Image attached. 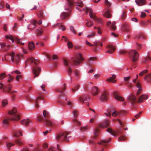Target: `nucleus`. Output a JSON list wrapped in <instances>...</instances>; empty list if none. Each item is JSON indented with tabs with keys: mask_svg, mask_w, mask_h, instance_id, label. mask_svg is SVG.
<instances>
[{
	"mask_svg": "<svg viewBox=\"0 0 151 151\" xmlns=\"http://www.w3.org/2000/svg\"><path fill=\"white\" fill-rule=\"evenodd\" d=\"M69 7L71 8L73 7V0H67Z\"/></svg>",
	"mask_w": 151,
	"mask_h": 151,
	"instance_id": "obj_47",
	"label": "nucleus"
},
{
	"mask_svg": "<svg viewBox=\"0 0 151 151\" xmlns=\"http://www.w3.org/2000/svg\"><path fill=\"white\" fill-rule=\"evenodd\" d=\"M21 151H29V150L26 146H24L21 149Z\"/></svg>",
	"mask_w": 151,
	"mask_h": 151,
	"instance_id": "obj_64",
	"label": "nucleus"
},
{
	"mask_svg": "<svg viewBox=\"0 0 151 151\" xmlns=\"http://www.w3.org/2000/svg\"><path fill=\"white\" fill-rule=\"evenodd\" d=\"M111 140V138H109V140H103L101 141L100 142H98V143L101 145V146H104L106 147L107 145V143L109 142Z\"/></svg>",
	"mask_w": 151,
	"mask_h": 151,
	"instance_id": "obj_18",
	"label": "nucleus"
},
{
	"mask_svg": "<svg viewBox=\"0 0 151 151\" xmlns=\"http://www.w3.org/2000/svg\"><path fill=\"white\" fill-rule=\"evenodd\" d=\"M129 55L132 62H135L137 60L139 54L136 50H130L129 52Z\"/></svg>",
	"mask_w": 151,
	"mask_h": 151,
	"instance_id": "obj_8",
	"label": "nucleus"
},
{
	"mask_svg": "<svg viewBox=\"0 0 151 151\" xmlns=\"http://www.w3.org/2000/svg\"><path fill=\"white\" fill-rule=\"evenodd\" d=\"M33 63H34L35 66L32 67V72L33 74V77L35 78L39 76L41 71V69L40 68L37 66L39 63V60L35 59Z\"/></svg>",
	"mask_w": 151,
	"mask_h": 151,
	"instance_id": "obj_5",
	"label": "nucleus"
},
{
	"mask_svg": "<svg viewBox=\"0 0 151 151\" xmlns=\"http://www.w3.org/2000/svg\"><path fill=\"white\" fill-rule=\"evenodd\" d=\"M19 134L21 136L22 135V133L21 131H16L14 132V136L16 137H19Z\"/></svg>",
	"mask_w": 151,
	"mask_h": 151,
	"instance_id": "obj_43",
	"label": "nucleus"
},
{
	"mask_svg": "<svg viewBox=\"0 0 151 151\" xmlns=\"http://www.w3.org/2000/svg\"><path fill=\"white\" fill-rule=\"evenodd\" d=\"M83 11H86V14L89 12L90 13V17L91 18H92L97 23L99 24L102 23V21H101V19L100 18H98L95 16L93 14V12L92 9L88 8H86L83 9Z\"/></svg>",
	"mask_w": 151,
	"mask_h": 151,
	"instance_id": "obj_6",
	"label": "nucleus"
},
{
	"mask_svg": "<svg viewBox=\"0 0 151 151\" xmlns=\"http://www.w3.org/2000/svg\"><path fill=\"white\" fill-rule=\"evenodd\" d=\"M17 110L15 108H14L12 110L9 111V114L10 115L7 119H4L3 121V126L6 127L9 125V120L17 121L20 119V117L18 114H16Z\"/></svg>",
	"mask_w": 151,
	"mask_h": 151,
	"instance_id": "obj_2",
	"label": "nucleus"
},
{
	"mask_svg": "<svg viewBox=\"0 0 151 151\" xmlns=\"http://www.w3.org/2000/svg\"><path fill=\"white\" fill-rule=\"evenodd\" d=\"M130 76H129L127 77H124V81H125V83L129 82L128 81L130 79Z\"/></svg>",
	"mask_w": 151,
	"mask_h": 151,
	"instance_id": "obj_60",
	"label": "nucleus"
},
{
	"mask_svg": "<svg viewBox=\"0 0 151 151\" xmlns=\"http://www.w3.org/2000/svg\"><path fill=\"white\" fill-rule=\"evenodd\" d=\"M6 76L4 73H2L0 75V80H2L5 78Z\"/></svg>",
	"mask_w": 151,
	"mask_h": 151,
	"instance_id": "obj_61",
	"label": "nucleus"
},
{
	"mask_svg": "<svg viewBox=\"0 0 151 151\" xmlns=\"http://www.w3.org/2000/svg\"><path fill=\"white\" fill-rule=\"evenodd\" d=\"M98 88L97 87L94 86L91 89V93L93 96H96L98 94Z\"/></svg>",
	"mask_w": 151,
	"mask_h": 151,
	"instance_id": "obj_20",
	"label": "nucleus"
},
{
	"mask_svg": "<svg viewBox=\"0 0 151 151\" xmlns=\"http://www.w3.org/2000/svg\"><path fill=\"white\" fill-rule=\"evenodd\" d=\"M86 26L88 27H91L94 24L93 22L92 21H88L86 23Z\"/></svg>",
	"mask_w": 151,
	"mask_h": 151,
	"instance_id": "obj_40",
	"label": "nucleus"
},
{
	"mask_svg": "<svg viewBox=\"0 0 151 151\" xmlns=\"http://www.w3.org/2000/svg\"><path fill=\"white\" fill-rule=\"evenodd\" d=\"M56 26L58 27V29H61L63 31L65 30V28L64 26L61 24L60 23H57L56 24L53 26V27Z\"/></svg>",
	"mask_w": 151,
	"mask_h": 151,
	"instance_id": "obj_27",
	"label": "nucleus"
},
{
	"mask_svg": "<svg viewBox=\"0 0 151 151\" xmlns=\"http://www.w3.org/2000/svg\"><path fill=\"white\" fill-rule=\"evenodd\" d=\"M84 59L82 58L81 54H78L75 57L72 58L70 60H68L66 59H63V62L64 65L66 66H68L70 63L71 64L72 66H76L79 65L81 62Z\"/></svg>",
	"mask_w": 151,
	"mask_h": 151,
	"instance_id": "obj_1",
	"label": "nucleus"
},
{
	"mask_svg": "<svg viewBox=\"0 0 151 151\" xmlns=\"http://www.w3.org/2000/svg\"><path fill=\"white\" fill-rule=\"evenodd\" d=\"M73 121L74 123L75 124L79 125L81 124V123L80 121H78L76 119H73Z\"/></svg>",
	"mask_w": 151,
	"mask_h": 151,
	"instance_id": "obj_52",
	"label": "nucleus"
},
{
	"mask_svg": "<svg viewBox=\"0 0 151 151\" xmlns=\"http://www.w3.org/2000/svg\"><path fill=\"white\" fill-rule=\"evenodd\" d=\"M109 126V122L108 119L105 120L104 123L100 124V127L101 128H106Z\"/></svg>",
	"mask_w": 151,
	"mask_h": 151,
	"instance_id": "obj_21",
	"label": "nucleus"
},
{
	"mask_svg": "<svg viewBox=\"0 0 151 151\" xmlns=\"http://www.w3.org/2000/svg\"><path fill=\"white\" fill-rule=\"evenodd\" d=\"M73 114L75 118H76L78 115V111L77 110L75 109L73 111Z\"/></svg>",
	"mask_w": 151,
	"mask_h": 151,
	"instance_id": "obj_48",
	"label": "nucleus"
},
{
	"mask_svg": "<svg viewBox=\"0 0 151 151\" xmlns=\"http://www.w3.org/2000/svg\"><path fill=\"white\" fill-rule=\"evenodd\" d=\"M79 88V86L78 85H77L74 86L73 88L72 89V92L73 93H75L76 91Z\"/></svg>",
	"mask_w": 151,
	"mask_h": 151,
	"instance_id": "obj_50",
	"label": "nucleus"
},
{
	"mask_svg": "<svg viewBox=\"0 0 151 151\" xmlns=\"http://www.w3.org/2000/svg\"><path fill=\"white\" fill-rule=\"evenodd\" d=\"M42 99V98L40 96H39L37 98V99H36V100L35 101V105L36 107L38 108L39 107V106L38 102V100L39 99Z\"/></svg>",
	"mask_w": 151,
	"mask_h": 151,
	"instance_id": "obj_46",
	"label": "nucleus"
},
{
	"mask_svg": "<svg viewBox=\"0 0 151 151\" xmlns=\"http://www.w3.org/2000/svg\"><path fill=\"white\" fill-rule=\"evenodd\" d=\"M67 45H68L69 49H71L73 48V45L71 42L68 41Z\"/></svg>",
	"mask_w": 151,
	"mask_h": 151,
	"instance_id": "obj_54",
	"label": "nucleus"
},
{
	"mask_svg": "<svg viewBox=\"0 0 151 151\" xmlns=\"http://www.w3.org/2000/svg\"><path fill=\"white\" fill-rule=\"evenodd\" d=\"M14 145V144L12 143H10L8 142H7L6 143V146L7 147V148L9 150L10 148L11 147L13 146Z\"/></svg>",
	"mask_w": 151,
	"mask_h": 151,
	"instance_id": "obj_45",
	"label": "nucleus"
},
{
	"mask_svg": "<svg viewBox=\"0 0 151 151\" xmlns=\"http://www.w3.org/2000/svg\"><path fill=\"white\" fill-rule=\"evenodd\" d=\"M71 138V136L69 134V132H67L59 133L56 135V140L60 142H68Z\"/></svg>",
	"mask_w": 151,
	"mask_h": 151,
	"instance_id": "obj_4",
	"label": "nucleus"
},
{
	"mask_svg": "<svg viewBox=\"0 0 151 151\" xmlns=\"http://www.w3.org/2000/svg\"><path fill=\"white\" fill-rule=\"evenodd\" d=\"M115 24L116 22H113L111 23L110 21H109L107 23L106 25L113 30H114L116 29Z\"/></svg>",
	"mask_w": 151,
	"mask_h": 151,
	"instance_id": "obj_15",
	"label": "nucleus"
},
{
	"mask_svg": "<svg viewBox=\"0 0 151 151\" xmlns=\"http://www.w3.org/2000/svg\"><path fill=\"white\" fill-rule=\"evenodd\" d=\"M89 100L90 97L88 95L86 94L83 95L79 98V101L81 103H84L85 101H88Z\"/></svg>",
	"mask_w": 151,
	"mask_h": 151,
	"instance_id": "obj_14",
	"label": "nucleus"
},
{
	"mask_svg": "<svg viewBox=\"0 0 151 151\" xmlns=\"http://www.w3.org/2000/svg\"><path fill=\"white\" fill-rule=\"evenodd\" d=\"M88 129V127H80V131L84 132Z\"/></svg>",
	"mask_w": 151,
	"mask_h": 151,
	"instance_id": "obj_49",
	"label": "nucleus"
},
{
	"mask_svg": "<svg viewBox=\"0 0 151 151\" xmlns=\"http://www.w3.org/2000/svg\"><path fill=\"white\" fill-rule=\"evenodd\" d=\"M128 99L130 101L131 103L134 104L136 102V98L135 96L131 94L128 97Z\"/></svg>",
	"mask_w": 151,
	"mask_h": 151,
	"instance_id": "obj_16",
	"label": "nucleus"
},
{
	"mask_svg": "<svg viewBox=\"0 0 151 151\" xmlns=\"http://www.w3.org/2000/svg\"><path fill=\"white\" fill-rule=\"evenodd\" d=\"M65 90V84L63 86L60 88H57L56 89V91L57 92H58L60 93H62Z\"/></svg>",
	"mask_w": 151,
	"mask_h": 151,
	"instance_id": "obj_37",
	"label": "nucleus"
},
{
	"mask_svg": "<svg viewBox=\"0 0 151 151\" xmlns=\"http://www.w3.org/2000/svg\"><path fill=\"white\" fill-rule=\"evenodd\" d=\"M106 130L109 132L111 134V135H114V136H115L116 134L119 135H121L122 134V131L120 130H119L118 131L117 133H116V132H114V131L112 130V129L110 128H108V129H107Z\"/></svg>",
	"mask_w": 151,
	"mask_h": 151,
	"instance_id": "obj_19",
	"label": "nucleus"
},
{
	"mask_svg": "<svg viewBox=\"0 0 151 151\" xmlns=\"http://www.w3.org/2000/svg\"><path fill=\"white\" fill-rule=\"evenodd\" d=\"M8 104V101L6 99H4L2 101V105L3 106H6Z\"/></svg>",
	"mask_w": 151,
	"mask_h": 151,
	"instance_id": "obj_51",
	"label": "nucleus"
},
{
	"mask_svg": "<svg viewBox=\"0 0 151 151\" xmlns=\"http://www.w3.org/2000/svg\"><path fill=\"white\" fill-rule=\"evenodd\" d=\"M70 30L74 34H76V31L75 30L74 28L72 26H70Z\"/></svg>",
	"mask_w": 151,
	"mask_h": 151,
	"instance_id": "obj_59",
	"label": "nucleus"
},
{
	"mask_svg": "<svg viewBox=\"0 0 151 151\" xmlns=\"http://www.w3.org/2000/svg\"><path fill=\"white\" fill-rule=\"evenodd\" d=\"M68 17V14L66 12H63L60 16V18L62 19H66Z\"/></svg>",
	"mask_w": 151,
	"mask_h": 151,
	"instance_id": "obj_34",
	"label": "nucleus"
},
{
	"mask_svg": "<svg viewBox=\"0 0 151 151\" xmlns=\"http://www.w3.org/2000/svg\"><path fill=\"white\" fill-rule=\"evenodd\" d=\"M108 93L106 91H104L100 96V101L102 102L106 101L108 99Z\"/></svg>",
	"mask_w": 151,
	"mask_h": 151,
	"instance_id": "obj_12",
	"label": "nucleus"
},
{
	"mask_svg": "<svg viewBox=\"0 0 151 151\" xmlns=\"http://www.w3.org/2000/svg\"><path fill=\"white\" fill-rule=\"evenodd\" d=\"M21 123L23 125H27L29 124V121L28 119H24L21 121Z\"/></svg>",
	"mask_w": 151,
	"mask_h": 151,
	"instance_id": "obj_38",
	"label": "nucleus"
},
{
	"mask_svg": "<svg viewBox=\"0 0 151 151\" xmlns=\"http://www.w3.org/2000/svg\"><path fill=\"white\" fill-rule=\"evenodd\" d=\"M103 15L104 17L107 18H110L111 17V15L108 11L105 12Z\"/></svg>",
	"mask_w": 151,
	"mask_h": 151,
	"instance_id": "obj_39",
	"label": "nucleus"
},
{
	"mask_svg": "<svg viewBox=\"0 0 151 151\" xmlns=\"http://www.w3.org/2000/svg\"><path fill=\"white\" fill-rule=\"evenodd\" d=\"M114 97H115V99L118 100V101H124V100L123 97L118 95L116 94V93L114 94Z\"/></svg>",
	"mask_w": 151,
	"mask_h": 151,
	"instance_id": "obj_36",
	"label": "nucleus"
},
{
	"mask_svg": "<svg viewBox=\"0 0 151 151\" xmlns=\"http://www.w3.org/2000/svg\"><path fill=\"white\" fill-rule=\"evenodd\" d=\"M116 77V76L114 74L112 76V77H110V78H108L107 80V81L108 82H112V83H115L116 82V81L114 80V79H115Z\"/></svg>",
	"mask_w": 151,
	"mask_h": 151,
	"instance_id": "obj_30",
	"label": "nucleus"
},
{
	"mask_svg": "<svg viewBox=\"0 0 151 151\" xmlns=\"http://www.w3.org/2000/svg\"><path fill=\"white\" fill-rule=\"evenodd\" d=\"M123 113L124 112L122 111L119 112L115 111L112 113V116L114 117L116 116H122L123 114Z\"/></svg>",
	"mask_w": 151,
	"mask_h": 151,
	"instance_id": "obj_25",
	"label": "nucleus"
},
{
	"mask_svg": "<svg viewBox=\"0 0 151 151\" xmlns=\"http://www.w3.org/2000/svg\"><path fill=\"white\" fill-rule=\"evenodd\" d=\"M144 79L147 81V82H150L151 81V73L145 76Z\"/></svg>",
	"mask_w": 151,
	"mask_h": 151,
	"instance_id": "obj_31",
	"label": "nucleus"
},
{
	"mask_svg": "<svg viewBox=\"0 0 151 151\" xmlns=\"http://www.w3.org/2000/svg\"><path fill=\"white\" fill-rule=\"evenodd\" d=\"M146 13L143 12H142L141 14H140V17L142 18H144L146 17Z\"/></svg>",
	"mask_w": 151,
	"mask_h": 151,
	"instance_id": "obj_63",
	"label": "nucleus"
},
{
	"mask_svg": "<svg viewBox=\"0 0 151 151\" xmlns=\"http://www.w3.org/2000/svg\"><path fill=\"white\" fill-rule=\"evenodd\" d=\"M135 2L138 6H141L145 3V0H136Z\"/></svg>",
	"mask_w": 151,
	"mask_h": 151,
	"instance_id": "obj_26",
	"label": "nucleus"
},
{
	"mask_svg": "<svg viewBox=\"0 0 151 151\" xmlns=\"http://www.w3.org/2000/svg\"><path fill=\"white\" fill-rule=\"evenodd\" d=\"M37 35L38 36H40L42 35L43 33V30L42 29L39 27L35 30Z\"/></svg>",
	"mask_w": 151,
	"mask_h": 151,
	"instance_id": "obj_29",
	"label": "nucleus"
},
{
	"mask_svg": "<svg viewBox=\"0 0 151 151\" xmlns=\"http://www.w3.org/2000/svg\"><path fill=\"white\" fill-rule=\"evenodd\" d=\"M94 29H97V33L98 34L101 35L102 33V29L99 27H94Z\"/></svg>",
	"mask_w": 151,
	"mask_h": 151,
	"instance_id": "obj_44",
	"label": "nucleus"
},
{
	"mask_svg": "<svg viewBox=\"0 0 151 151\" xmlns=\"http://www.w3.org/2000/svg\"><path fill=\"white\" fill-rule=\"evenodd\" d=\"M6 38L7 39H9L12 41V42H14V41H15L17 43V44H20L21 45H24V42H20V40L17 37H13L12 36H6Z\"/></svg>",
	"mask_w": 151,
	"mask_h": 151,
	"instance_id": "obj_10",
	"label": "nucleus"
},
{
	"mask_svg": "<svg viewBox=\"0 0 151 151\" xmlns=\"http://www.w3.org/2000/svg\"><path fill=\"white\" fill-rule=\"evenodd\" d=\"M37 15L39 18L43 19L45 18V17L43 12L41 10L39 11L37 14Z\"/></svg>",
	"mask_w": 151,
	"mask_h": 151,
	"instance_id": "obj_28",
	"label": "nucleus"
},
{
	"mask_svg": "<svg viewBox=\"0 0 151 151\" xmlns=\"http://www.w3.org/2000/svg\"><path fill=\"white\" fill-rule=\"evenodd\" d=\"M29 48V50H34L35 48L34 43L33 42H29L28 45Z\"/></svg>",
	"mask_w": 151,
	"mask_h": 151,
	"instance_id": "obj_33",
	"label": "nucleus"
},
{
	"mask_svg": "<svg viewBox=\"0 0 151 151\" xmlns=\"http://www.w3.org/2000/svg\"><path fill=\"white\" fill-rule=\"evenodd\" d=\"M150 60H151V58L149 57H146L143 58V62L144 63H145Z\"/></svg>",
	"mask_w": 151,
	"mask_h": 151,
	"instance_id": "obj_42",
	"label": "nucleus"
},
{
	"mask_svg": "<svg viewBox=\"0 0 151 151\" xmlns=\"http://www.w3.org/2000/svg\"><path fill=\"white\" fill-rule=\"evenodd\" d=\"M125 84L128 86V87L130 88H132L133 87L132 84L129 82H126L125 83Z\"/></svg>",
	"mask_w": 151,
	"mask_h": 151,
	"instance_id": "obj_58",
	"label": "nucleus"
},
{
	"mask_svg": "<svg viewBox=\"0 0 151 151\" xmlns=\"http://www.w3.org/2000/svg\"><path fill=\"white\" fill-rule=\"evenodd\" d=\"M68 72L69 76H70L72 72V70L71 67H68Z\"/></svg>",
	"mask_w": 151,
	"mask_h": 151,
	"instance_id": "obj_62",
	"label": "nucleus"
},
{
	"mask_svg": "<svg viewBox=\"0 0 151 151\" xmlns=\"http://www.w3.org/2000/svg\"><path fill=\"white\" fill-rule=\"evenodd\" d=\"M136 86L138 88V89L137 92V93H136V95H137L138 96L140 94V93L142 92V86H141L139 82H137V83H136Z\"/></svg>",
	"mask_w": 151,
	"mask_h": 151,
	"instance_id": "obj_24",
	"label": "nucleus"
},
{
	"mask_svg": "<svg viewBox=\"0 0 151 151\" xmlns=\"http://www.w3.org/2000/svg\"><path fill=\"white\" fill-rule=\"evenodd\" d=\"M11 56V60L13 62H15L17 64L19 63L20 60L19 55H15L14 53L13 52H12L9 54Z\"/></svg>",
	"mask_w": 151,
	"mask_h": 151,
	"instance_id": "obj_9",
	"label": "nucleus"
},
{
	"mask_svg": "<svg viewBox=\"0 0 151 151\" xmlns=\"http://www.w3.org/2000/svg\"><path fill=\"white\" fill-rule=\"evenodd\" d=\"M44 118L39 115L37 117V119L38 121L43 122L44 124L49 127L52 126V122L50 119V116L49 113L44 110L43 112Z\"/></svg>",
	"mask_w": 151,
	"mask_h": 151,
	"instance_id": "obj_3",
	"label": "nucleus"
},
{
	"mask_svg": "<svg viewBox=\"0 0 151 151\" xmlns=\"http://www.w3.org/2000/svg\"><path fill=\"white\" fill-rule=\"evenodd\" d=\"M121 29L123 32H129L130 31L129 25L127 23H123L122 25Z\"/></svg>",
	"mask_w": 151,
	"mask_h": 151,
	"instance_id": "obj_11",
	"label": "nucleus"
},
{
	"mask_svg": "<svg viewBox=\"0 0 151 151\" xmlns=\"http://www.w3.org/2000/svg\"><path fill=\"white\" fill-rule=\"evenodd\" d=\"M36 21L35 20H32L30 21V23L28 25V28L29 29L32 30L35 29L36 27Z\"/></svg>",
	"mask_w": 151,
	"mask_h": 151,
	"instance_id": "obj_13",
	"label": "nucleus"
},
{
	"mask_svg": "<svg viewBox=\"0 0 151 151\" xmlns=\"http://www.w3.org/2000/svg\"><path fill=\"white\" fill-rule=\"evenodd\" d=\"M94 45L98 46L99 45H100L101 46H102V44L101 42H98V41H95L94 42Z\"/></svg>",
	"mask_w": 151,
	"mask_h": 151,
	"instance_id": "obj_56",
	"label": "nucleus"
},
{
	"mask_svg": "<svg viewBox=\"0 0 151 151\" xmlns=\"http://www.w3.org/2000/svg\"><path fill=\"white\" fill-rule=\"evenodd\" d=\"M106 48L108 50L106 51V53L112 54L114 51L115 48L112 45H108L107 46Z\"/></svg>",
	"mask_w": 151,
	"mask_h": 151,
	"instance_id": "obj_17",
	"label": "nucleus"
},
{
	"mask_svg": "<svg viewBox=\"0 0 151 151\" xmlns=\"http://www.w3.org/2000/svg\"><path fill=\"white\" fill-rule=\"evenodd\" d=\"M147 72L148 70H143L142 71L140 72L139 74V76H142L146 73H147Z\"/></svg>",
	"mask_w": 151,
	"mask_h": 151,
	"instance_id": "obj_55",
	"label": "nucleus"
},
{
	"mask_svg": "<svg viewBox=\"0 0 151 151\" xmlns=\"http://www.w3.org/2000/svg\"><path fill=\"white\" fill-rule=\"evenodd\" d=\"M147 99V96L145 95H142L138 98V102L139 103H141Z\"/></svg>",
	"mask_w": 151,
	"mask_h": 151,
	"instance_id": "obj_23",
	"label": "nucleus"
},
{
	"mask_svg": "<svg viewBox=\"0 0 151 151\" xmlns=\"http://www.w3.org/2000/svg\"><path fill=\"white\" fill-rule=\"evenodd\" d=\"M15 143H16L17 145H19V146L22 145L24 144L22 142V141H21L20 139L15 140Z\"/></svg>",
	"mask_w": 151,
	"mask_h": 151,
	"instance_id": "obj_41",
	"label": "nucleus"
},
{
	"mask_svg": "<svg viewBox=\"0 0 151 151\" xmlns=\"http://www.w3.org/2000/svg\"><path fill=\"white\" fill-rule=\"evenodd\" d=\"M11 89V86L10 84H9L5 86L3 88V91L4 92L10 93ZM17 91H13L10 92L11 94L12 99L13 101L15 99V95L14 94L15 93H17Z\"/></svg>",
	"mask_w": 151,
	"mask_h": 151,
	"instance_id": "obj_7",
	"label": "nucleus"
},
{
	"mask_svg": "<svg viewBox=\"0 0 151 151\" xmlns=\"http://www.w3.org/2000/svg\"><path fill=\"white\" fill-rule=\"evenodd\" d=\"M83 5V4L82 2H78L76 3V9L79 11L81 12V10L80 8H78V7H82Z\"/></svg>",
	"mask_w": 151,
	"mask_h": 151,
	"instance_id": "obj_35",
	"label": "nucleus"
},
{
	"mask_svg": "<svg viewBox=\"0 0 151 151\" xmlns=\"http://www.w3.org/2000/svg\"><path fill=\"white\" fill-rule=\"evenodd\" d=\"M105 3L106 4V6L107 7L109 8V7L111 5V3L108 1V0H105Z\"/></svg>",
	"mask_w": 151,
	"mask_h": 151,
	"instance_id": "obj_53",
	"label": "nucleus"
},
{
	"mask_svg": "<svg viewBox=\"0 0 151 151\" xmlns=\"http://www.w3.org/2000/svg\"><path fill=\"white\" fill-rule=\"evenodd\" d=\"M0 45L1 49H3V50L6 51L9 49V45H6L5 43L1 42L0 43Z\"/></svg>",
	"mask_w": 151,
	"mask_h": 151,
	"instance_id": "obj_22",
	"label": "nucleus"
},
{
	"mask_svg": "<svg viewBox=\"0 0 151 151\" xmlns=\"http://www.w3.org/2000/svg\"><path fill=\"white\" fill-rule=\"evenodd\" d=\"M96 57H91L89 60L88 62V64L89 66H91L93 64V61L96 60Z\"/></svg>",
	"mask_w": 151,
	"mask_h": 151,
	"instance_id": "obj_32",
	"label": "nucleus"
},
{
	"mask_svg": "<svg viewBox=\"0 0 151 151\" xmlns=\"http://www.w3.org/2000/svg\"><path fill=\"white\" fill-rule=\"evenodd\" d=\"M35 59L33 58H29L28 59V60H27L25 61V63H27L28 62H31V63H32L34 61V60Z\"/></svg>",
	"mask_w": 151,
	"mask_h": 151,
	"instance_id": "obj_57",
	"label": "nucleus"
}]
</instances>
